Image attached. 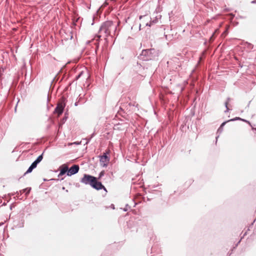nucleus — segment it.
I'll return each mask as SVG.
<instances>
[{
  "instance_id": "1",
  "label": "nucleus",
  "mask_w": 256,
  "mask_h": 256,
  "mask_svg": "<svg viewBox=\"0 0 256 256\" xmlns=\"http://www.w3.org/2000/svg\"><path fill=\"white\" fill-rule=\"evenodd\" d=\"M80 182L85 185H90L93 188L96 190L104 189L106 192V189L100 182L98 180V178L92 176L84 174L83 177L80 179Z\"/></svg>"
},
{
  "instance_id": "2",
  "label": "nucleus",
  "mask_w": 256,
  "mask_h": 256,
  "mask_svg": "<svg viewBox=\"0 0 256 256\" xmlns=\"http://www.w3.org/2000/svg\"><path fill=\"white\" fill-rule=\"evenodd\" d=\"M158 56V53L154 48L144 50L138 56L140 60L144 61L152 60Z\"/></svg>"
},
{
  "instance_id": "3",
  "label": "nucleus",
  "mask_w": 256,
  "mask_h": 256,
  "mask_svg": "<svg viewBox=\"0 0 256 256\" xmlns=\"http://www.w3.org/2000/svg\"><path fill=\"white\" fill-rule=\"evenodd\" d=\"M113 26V22L111 21H106L102 24L100 28L99 32L104 33L106 37L110 35V29Z\"/></svg>"
},
{
  "instance_id": "4",
  "label": "nucleus",
  "mask_w": 256,
  "mask_h": 256,
  "mask_svg": "<svg viewBox=\"0 0 256 256\" xmlns=\"http://www.w3.org/2000/svg\"><path fill=\"white\" fill-rule=\"evenodd\" d=\"M109 154V152H106L104 153L102 156H100V166L103 167H106L108 163L110 162V158L108 156Z\"/></svg>"
},
{
  "instance_id": "5",
  "label": "nucleus",
  "mask_w": 256,
  "mask_h": 256,
  "mask_svg": "<svg viewBox=\"0 0 256 256\" xmlns=\"http://www.w3.org/2000/svg\"><path fill=\"white\" fill-rule=\"evenodd\" d=\"M80 170L79 166L78 164L72 165L70 168H68V170L67 172L68 176H72V175L77 174Z\"/></svg>"
},
{
  "instance_id": "6",
  "label": "nucleus",
  "mask_w": 256,
  "mask_h": 256,
  "mask_svg": "<svg viewBox=\"0 0 256 256\" xmlns=\"http://www.w3.org/2000/svg\"><path fill=\"white\" fill-rule=\"evenodd\" d=\"M65 104L63 102L58 104V106L54 110V112L58 114V115L62 114L64 111Z\"/></svg>"
},
{
  "instance_id": "7",
  "label": "nucleus",
  "mask_w": 256,
  "mask_h": 256,
  "mask_svg": "<svg viewBox=\"0 0 256 256\" xmlns=\"http://www.w3.org/2000/svg\"><path fill=\"white\" fill-rule=\"evenodd\" d=\"M68 170V167L66 164H64L60 166V172H61V174H67Z\"/></svg>"
},
{
  "instance_id": "8",
  "label": "nucleus",
  "mask_w": 256,
  "mask_h": 256,
  "mask_svg": "<svg viewBox=\"0 0 256 256\" xmlns=\"http://www.w3.org/2000/svg\"><path fill=\"white\" fill-rule=\"evenodd\" d=\"M43 158V154L40 155L36 159L32 162L35 166H37V165L42 160Z\"/></svg>"
},
{
  "instance_id": "9",
  "label": "nucleus",
  "mask_w": 256,
  "mask_h": 256,
  "mask_svg": "<svg viewBox=\"0 0 256 256\" xmlns=\"http://www.w3.org/2000/svg\"><path fill=\"white\" fill-rule=\"evenodd\" d=\"M158 22V18H155L153 20H150L149 22H146V26H151L152 25L156 24Z\"/></svg>"
},
{
  "instance_id": "10",
  "label": "nucleus",
  "mask_w": 256,
  "mask_h": 256,
  "mask_svg": "<svg viewBox=\"0 0 256 256\" xmlns=\"http://www.w3.org/2000/svg\"><path fill=\"white\" fill-rule=\"evenodd\" d=\"M36 168V166L32 163L24 175L25 176L26 174L31 172L32 171V170Z\"/></svg>"
},
{
  "instance_id": "11",
  "label": "nucleus",
  "mask_w": 256,
  "mask_h": 256,
  "mask_svg": "<svg viewBox=\"0 0 256 256\" xmlns=\"http://www.w3.org/2000/svg\"><path fill=\"white\" fill-rule=\"evenodd\" d=\"M30 190H31L30 188H26L23 189L22 190H20V192H25L26 194L27 195L30 192Z\"/></svg>"
},
{
  "instance_id": "12",
  "label": "nucleus",
  "mask_w": 256,
  "mask_h": 256,
  "mask_svg": "<svg viewBox=\"0 0 256 256\" xmlns=\"http://www.w3.org/2000/svg\"><path fill=\"white\" fill-rule=\"evenodd\" d=\"M142 18H144V20L146 21H148L150 19V18L148 16H140V19L141 20Z\"/></svg>"
},
{
  "instance_id": "13",
  "label": "nucleus",
  "mask_w": 256,
  "mask_h": 256,
  "mask_svg": "<svg viewBox=\"0 0 256 256\" xmlns=\"http://www.w3.org/2000/svg\"><path fill=\"white\" fill-rule=\"evenodd\" d=\"M228 122V121H226V122H223L221 124V125H220V127L219 128H218V132H222V130L223 127H224V126L226 124V122Z\"/></svg>"
},
{
  "instance_id": "14",
  "label": "nucleus",
  "mask_w": 256,
  "mask_h": 256,
  "mask_svg": "<svg viewBox=\"0 0 256 256\" xmlns=\"http://www.w3.org/2000/svg\"><path fill=\"white\" fill-rule=\"evenodd\" d=\"M224 106L226 108V110L224 111V112L226 113V112H228L230 110V109L228 107V102H224Z\"/></svg>"
},
{
  "instance_id": "15",
  "label": "nucleus",
  "mask_w": 256,
  "mask_h": 256,
  "mask_svg": "<svg viewBox=\"0 0 256 256\" xmlns=\"http://www.w3.org/2000/svg\"><path fill=\"white\" fill-rule=\"evenodd\" d=\"M242 120V118H239V117H236L235 118H232V119H230V120H228V122H232V121H234L236 120Z\"/></svg>"
},
{
  "instance_id": "16",
  "label": "nucleus",
  "mask_w": 256,
  "mask_h": 256,
  "mask_svg": "<svg viewBox=\"0 0 256 256\" xmlns=\"http://www.w3.org/2000/svg\"><path fill=\"white\" fill-rule=\"evenodd\" d=\"M112 0H106L104 4H103V6H108L109 4V1H111Z\"/></svg>"
},
{
  "instance_id": "17",
  "label": "nucleus",
  "mask_w": 256,
  "mask_h": 256,
  "mask_svg": "<svg viewBox=\"0 0 256 256\" xmlns=\"http://www.w3.org/2000/svg\"><path fill=\"white\" fill-rule=\"evenodd\" d=\"M94 136V133H93L92 134V135L90 136V137L88 139V140L86 142V144H88V142H89L90 141V140L93 138V136Z\"/></svg>"
},
{
  "instance_id": "18",
  "label": "nucleus",
  "mask_w": 256,
  "mask_h": 256,
  "mask_svg": "<svg viewBox=\"0 0 256 256\" xmlns=\"http://www.w3.org/2000/svg\"><path fill=\"white\" fill-rule=\"evenodd\" d=\"M94 136V133H93L92 134V135L90 136V137L88 139V140L86 142V144H88V142H89L90 141V140L93 138V136Z\"/></svg>"
},
{
  "instance_id": "19",
  "label": "nucleus",
  "mask_w": 256,
  "mask_h": 256,
  "mask_svg": "<svg viewBox=\"0 0 256 256\" xmlns=\"http://www.w3.org/2000/svg\"><path fill=\"white\" fill-rule=\"evenodd\" d=\"M130 207L128 206V204H126L124 208H123V210L124 212H126L128 210V208H130Z\"/></svg>"
},
{
  "instance_id": "20",
  "label": "nucleus",
  "mask_w": 256,
  "mask_h": 256,
  "mask_svg": "<svg viewBox=\"0 0 256 256\" xmlns=\"http://www.w3.org/2000/svg\"><path fill=\"white\" fill-rule=\"evenodd\" d=\"M101 36H102V35H97V36L95 37L94 39H96V38H97V39H96V41H98H98H99V40H100V38Z\"/></svg>"
},
{
  "instance_id": "21",
  "label": "nucleus",
  "mask_w": 256,
  "mask_h": 256,
  "mask_svg": "<svg viewBox=\"0 0 256 256\" xmlns=\"http://www.w3.org/2000/svg\"><path fill=\"white\" fill-rule=\"evenodd\" d=\"M82 73H83V72H81L80 73V74H79L78 76H76V80L78 79V78L80 77V76H82Z\"/></svg>"
},
{
  "instance_id": "22",
  "label": "nucleus",
  "mask_w": 256,
  "mask_h": 256,
  "mask_svg": "<svg viewBox=\"0 0 256 256\" xmlns=\"http://www.w3.org/2000/svg\"><path fill=\"white\" fill-rule=\"evenodd\" d=\"M242 120V121H243V122H248V123L249 124H250V122H249L248 121V120H244V119H242V120Z\"/></svg>"
},
{
  "instance_id": "23",
  "label": "nucleus",
  "mask_w": 256,
  "mask_h": 256,
  "mask_svg": "<svg viewBox=\"0 0 256 256\" xmlns=\"http://www.w3.org/2000/svg\"><path fill=\"white\" fill-rule=\"evenodd\" d=\"M64 174H61V172H60L58 175V176H62L63 175H64Z\"/></svg>"
},
{
  "instance_id": "24",
  "label": "nucleus",
  "mask_w": 256,
  "mask_h": 256,
  "mask_svg": "<svg viewBox=\"0 0 256 256\" xmlns=\"http://www.w3.org/2000/svg\"><path fill=\"white\" fill-rule=\"evenodd\" d=\"M231 99L230 98H228L226 102H228Z\"/></svg>"
},
{
  "instance_id": "25",
  "label": "nucleus",
  "mask_w": 256,
  "mask_h": 256,
  "mask_svg": "<svg viewBox=\"0 0 256 256\" xmlns=\"http://www.w3.org/2000/svg\"><path fill=\"white\" fill-rule=\"evenodd\" d=\"M104 175V173L102 172H101L100 174V177H101L102 176Z\"/></svg>"
},
{
  "instance_id": "26",
  "label": "nucleus",
  "mask_w": 256,
  "mask_h": 256,
  "mask_svg": "<svg viewBox=\"0 0 256 256\" xmlns=\"http://www.w3.org/2000/svg\"><path fill=\"white\" fill-rule=\"evenodd\" d=\"M251 3L252 4H256V0H254L252 1Z\"/></svg>"
},
{
  "instance_id": "27",
  "label": "nucleus",
  "mask_w": 256,
  "mask_h": 256,
  "mask_svg": "<svg viewBox=\"0 0 256 256\" xmlns=\"http://www.w3.org/2000/svg\"><path fill=\"white\" fill-rule=\"evenodd\" d=\"M240 242V240H239V241L236 244V246H238V244Z\"/></svg>"
},
{
  "instance_id": "28",
  "label": "nucleus",
  "mask_w": 256,
  "mask_h": 256,
  "mask_svg": "<svg viewBox=\"0 0 256 256\" xmlns=\"http://www.w3.org/2000/svg\"><path fill=\"white\" fill-rule=\"evenodd\" d=\"M141 24H140L139 26V30H140Z\"/></svg>"
},
{
  "instance_id": "29",
  "label": "nucleus",
  "mask_w": 256,
  "mask_h": 256,
  "mask_svg": "<svg viewBox=\"0 0 256 256\" xmlns=\"http://www.w3.org/2000/svg\"><path fill=\"white\" fill-rule=\"evenodd\" d=\"M74 105L76 106H78V102H75Z\"/></svg>"
},
{
  "instance_id": "30",
  "label": "nucleus",
  "mask_w": 256,
  "mask_h": 256,
  "mask_svg": "<svg viewBox=\"0 0 256 256\" xmlns=\"http://www.w3.org/2000/svg\"><path fill=\"white\" fill-rule=\"evenodd\" d=\"M246 234V232H245L244 234V236H243V237Z\"/></svg>"
},
{
  "instance_id": "31",
  "label": "nucleus",
  "mask_w": 256,
  "mask_h": 256,
  "mask_svg": "<svg viewBox=\"0 0 256 256\" xmlns=\"http://www.w3.org/2000/svg\"><path fill=\"white\" fill-rule=\"evenodd\" d=\"M112 208H114V205H112Z\"/></svg>"
},
{
  "instance_id": "32",
  "label": "nucleus",
  "mask_w": 256,
  "mask_h": 256,
  "mask_svg": "<svg viewBox=\"0 0 256 256\" xmlns=\"http://www.w3.org/2000/svg\"><path fill=\"white\" fill-rule=\"evenodd\" d=\"M112 208H114V205H112Z\"/></svg>"
},
{
  "instance_id": "33",
  "label": "nucleus",
  "mask_w": 256,
  "mask_h": 256,
  "mask_svg": "<svg viewBox=\"0 0 256 256\" xmlns=\"http://www.w3.org/2000/svg\"><path fill=\"white\" fill-rule=\"evenodd\" d=\"M242 238H241L240 239V240H242Z\"/></svg>"
},
{
  "instance_id": "34",
  "label": "nucleus",
  "mask_w": 256,
  "mask_h": 256,
  "mask_svg": "<svg viewBox=\"0 0 256 256\" xmlns=\"http://www.w3.org/2000/svg\"><path fill=\"white\" fill-rule=\"evenodd\" d=\"M242 238H241L240 239V240H242Z\"/></svg>"
},
{
  "instance_id": "35",
  "label": "nucleus",
  "mask_w": 256,
  "mask_h": 256,
  "mask_svg": "<svg viewBox=\"0 0 256 256\" xmlns=\"http://www.w3.org/2000/svg\"><path fill=\"white\" fill-rule=\"evenodd\" d=\"M242 238H241L240 239V240H242Z\"/></svg>"
}]
</instances>
